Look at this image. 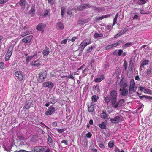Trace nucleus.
<instances>
[{
	"label": "nucleus",
	"mask_w": 152,
	"mask_h": 152,
	"mask_svg": "<svg viewBox=\"0 0 152 152\" xmlns=\"http://www.w3.org/2000/svg\"><path fill=\"white\" fill-rule=\"evenodd\" d=\"M33 36L32 35L27 36L25 38L26 39V40H28V42H29L31 41V40Z\"/></svg>",
	"instance_id": "nucleus-38"
},
{
	"label": "nucleus",
	"mask_w": 152,
	"mask_h": 152,
	"mask_svg": "<svg viewBox=\"0 0 152 152\" xmlns=\"http://www.w3.org/2000/svg\"><path fill=\"white\" fill-rule=\"evenodd\" d=\"M110 16V14H107L106 15H102V16L99 17H96V19L97 20H101L103 18H107L109 17Z\"/></svg>",
	"instance_id": "nucleus-21"
},
{
	"label": "nucleus",
	"mask_w": 152,
	"mask_h": 152,
	"mask_svg": "<svg viewBox=\"0 0 152 152\" xmlns=\"http://www.w3.org/2000/svg\"><path fill=\"white\" fill-rule=\"evenodd\" d=\"M22 42H25V43H29L28 42V40H26V38L25 37L23 38L22 39Z\"/></svg>",
	"instance_id": "nucleus-59"
},
{
	"label": "nucleus",
	"mask_w": 152,
	"mask_h": 152,
	"mask_svg": "<svg viewBox=\"0 0 152 152\" xmlns=\"http://www.w3.org/2000/svg\"><path fill=\"white\" fill-rule=\"evenodd\" d=\"M139 4L142 5L146 3V1L145 0H140L138 2Z\"/></svg>",
	"instance_id": "nucleus-45"
},
{
	"label": "nucleus",
	"mask_w": 152,
	"mask_h": 152,
	"mask_svg": "<svg viewBox=\"0 0 152 152\" xmlns=\"http://www.w3.org/2000/svg\"><path fill=\"white\" fill-rule=\"evenodd\" d=\"M5 67V65L3 62H0V68L3 69Z\"/></svg>",
	"instance_id": "nucleus-47"
},
{
	"label": "nucleus",
	"mask_w": 152,
	"mask_h": 152,
	"mask_svg": "<svg viewBox=\"0 0 152 152\" xmlns=\"http://www.w3.org/2000/svg\"><path fill=\"white\" fill-rule=\"evenodd\" d=\"M123 52V51L121 49H119L118 50V55L119 56H120L121 55L122 53Z\"/></svg>",
	"instance_id": "nucleus-58"
},
{
	"label": "nucleus",
	"mask_w": 152,
	"mask_h": 152,
	"mask_svg": "<svg viewBox=\"0 0 152 152\" xmlns=\"http://www.w3.org/2000/svg\"><path fill=\"white\" fill-rule=\"evenodd\" d=\"M103 37V34L102 33H98L96 32L94 35V37L95 38H98L99 37Z\"/></svg>",
	"instance_id": "nucleus-31"
},
{
	"label": "nucleus",
	"mask_w": 152,
	"mask_h": 152,
	"mask_svg": "<svg viewBox=\"0 0 152 152\" xmlns=\"http://www.w3.org/2000/svg\"><path fill=\"white\" fill-rule=\"evenodd\" d=\"M123 43V42L119 40L116 43L112 44L113 47L115 48L117 46H119L121 45V43Z\"/></svg>",
	"instance_id": "nucleus-29"
},
{
	"label": "nucleus",
	"mask_w": 152,
	"mask_h": 152,
	"mask_svg": "<svg viewBox=\"0 0 152 152\" xmlns=\"http://www.w3.org/2000/svg\"><path fill=\"white\" fill-rule=\"evenodd\" d=\"M57 101V99H56V97L53 96L52 97L50 98V103L52 104H54Z\"/></svg>",
	"instance_id": "nucleus-25"
},
{
	"label": "nucleus",
	"mask_w": 152,
	"mask_h": 152,
	"mask_svg": "<svg viewBox=\"0 0 152 152\" xmlns=\"http://www.w3.org/2000/svg\"><path fill=\"white\" fill-rule=\"evenodd\" d=\"M99 127L102 129H106V124L105 122H102L101 124H99Z\"/></svg>",
	"instance_id": "nucleus-27"
},
{
	"label": "nucleus",
	"mask_w": 152,
	"mask_h": 152,
	"mask_svg": "<svg viewBox=\"0 0 152 152\" xmlns=\"http://www.w3.org/2000/svg\"><path fill=\"white\" fill-rule=\"evenodd\" d=\"M66 77H68L69 78L72 79H74V77L72 75H69L68 76H67Z\"/></svg>",
	"instance_id": "nucleus-57"
},
{
	"label": "nucleus",
	"mask_w": 152,
	"mask_h": 152,
	"mask_svg": "<svg viewBox=\"0 0 152 152\" xmlns=\"http://www.w3.org/2000/svg\"><path fill=\"white\" fill-rule=\"evenodd\" d=\"M113 48L112 44L106 47L105 48V50H108Z\"/></svg>",
	"instance_id": "nucleus-48"
},
{
	"label": "nucleus",
	"mask_w": 152,
	"mask_h": 152,
	"mask_svg": "<svg viewBox=\"0 0 152 152\" xmlns=\"http://www.w3.org/2000/svg\"><path fill=\"white\" fill-rule=\"evenodd\" d=\"M57 130L58 132L59 133H61L63 132H64V129H57Z\"/></svg>",
	"instance_id": "nucleus-51"
},
{
	"label": "nucleus",
	"mask_w": 152,
	"mask_h": 152,
	"mask_svg": "<svg viewBox=\"0 0 152 152\" xmlns=\"http://www.w3.org/2000/svg\"><path fill=\"white\" fill-rule=\"evenodd\" d=\"M91 42L90 39H86L83 41L79 46V49L82 51L84 48Z\"/></svg>",
	"instance_id": "nucleus-5"
},
{
	"label": "nucleus",
	"mask_w": 152,
	"mask_h": 152,
	"mask_svg": "<svg viewBox=\"0 0 152 152\" xmlns=\"http://www.w3.org/2000/svg\"><path fill=\"white\" fill-rule=\"evenodd\" d=\"M120 94L124 96H126L128 93V90L127 89L123 88L120 89Z\"/></svg>",
	"instance_id": "nucleus-11"
},
{
	"label": "nucleus",
	"mask_w": 152,
	"mask_h": 152,
	"mask_svg": "<svg viewBox=\"0 0 152 152\" xmlns=\"http://www.w3.org/2000/svg\"><path fill=\"white\" fill-rule=\"evenodd\" d=\"M48 141L50 143H52L53 142V140L50 137V136L49 135H48V137L47 138Z\"/></svg>",
	"instance_id": "nucleus-44"
},
{
	"label": "nucleus",
	"mask_w": 152,
	"mask_h": 152,
	"mask_svg": "<svg viewBox=\"0 0 152 152\" xmlns=\"http://www.w3.org/2000/svg\"><path fill=\"white\" fill-rule=\"evenodd\" d=\"M137 87L135 86V83L134 80L132 79L130 81V85L129 88V92L130 94L133 92H135L137 89Z\"/></svg>",
	"instance_id": "nucleus-3"
},
{
	"label": "nucleus",
	"mask_w": 152,
	"mask_h": 152,
	"mask_svg": "<svg viewBox=\"0 0 152 152\" xmlns=\"http://www.w3.org/2000/svg\"><path fill=\"white\" fill-rule=\"evenodd\" d=\"M46 27V25L42 23H39L36 26V29L39 31H41L43 33L44 31V28Z\"/></svg>",
	"instance_id": "nucleus-8"
},
{
	"label": "nucleus",
	"mask_w": 152,
	"mask_h": 152,
	"mask_svg": "<svg viewBox=\"0 0 152 152\" xmlns=\"http://www.w3.org/2000/svg\"><path fill=\"white\" fill-rule=\"evenodd\" d=\"M104 134L105 136L107 137H109L110 136V134L109 133H104Z\"/></svg>",
	"instance_id": "nucleus-64"
},
{
	"label": "nucleus",
	"mask_w": 152,
	"mask_h": 152,
	"mask_svg": "<svg viewBox=\"0 0 152 152\" xmlns=\"http://www.w3.org/2000/svg\"><path fill=\"white\" fill-rule=\"evenodd\" d=\"M92 136V134L90 132H88L86 134V137L88 138H90Z\"/></svg>",
	"instance_id": "nucleus-54"
},
{
	"label": "nucleus",
	"mask_w": 152,
	"mask_h": 152,
	"mask_svg": "<svg viewBox=\"0 0 152 152\" xmlns=\"http://www.w3.org/2000/svg\"><path fill=\"white\" fill-rule=\"evenodd\" d=\"M118 18V14H117L115 16V18H114L113 19V26L116 23H117V20Z\"/></svg>",
	"instance_id": "nucleus-42"
},
{
	"label": "nucleus",
	"mask_w": 152,
	"mask_h": 152,
	"mask_svg": "<svg viewBox=\"0 0 152 152\" xmlns=\"http://www.w3.org/2000/svg\"><path fill=\"white\" fill-rule=\"evenodd\" d=\"M49 11V9H47L44 12V13L43 15L44 17H46L48 14Z\"/></svg>",
	"instance_id": "nucleus-49"
},
{
	"label": "nucleus",
	"mask_w": 152,
	"mask_h": 152,
	"mask_svg": "<svg viewBox=\"0 0 152 152\" xmlns=\"http://www.w3.org/2000/svg\"><path fill=\"white\" fill-rule=\"evenodd\" d=\"M118 54V51L117 50H115L113 53V55L114 56H117Z\"/></svg>",
	"instance_id": "nucleus-60"
},
{
	"label": "nucleus",
	"mask_w": 152,
	"mask_h": 152,
	"mask_svg": "<svg viewBox=\"0 0 152 152\" xmlns=\"http://www.w3.org/2000/svg\"><path fill=\"white\" fill-rule=\"evenodd\" d=\"M54 84L51 81H46L43 83L42 86L44 87H47L51 90L54 86Z\"/></svg>",
	"instance_id": "nucleus-7"
},
{
	"label": "nucleus",
	"mask_w": 152,
	"mask_h": 152,
	"mask_svg": "<svg viewBox=\"0 0 152 152\" xmlns=\"http://www.w3.org/2000/svg\"><path fill=\"white\" fill-rule=\"evenodd\" d=\"M17 139L18 140L21 141L24 140V138L21 136H18L17 137Z\"/></svg>",
	"instance_id": "nucleus-46"
},
{
	"label": "nucleus",
	"mask_w": 152,
	"mask_h": 152,
	"mask_svg": "<svg viewBox=\"0 0 152 152\" xmlns=\"http://www.w3.org/2000/svg\"><path fill=\"white\" fill-rule=\"evenodd\" d=\"M30 102H27L25 103L24 108L26 109H28L30 107Z\"/></svg>",
	"instance_id": "nucleus-32"
},
{
	"label": "nucleus",
	"mask_w": 152,
	"mask_h": 152,
	"mask_svg": "<svg viewBox=\"0 0 152 152\" xmlns=\"http://www.w3.org/2000/svg\"><path fill=\"white\" fill-rule=\"evenodd\" d=\"M104 78V75L103 74L101 75L100 78H96L94 79V81L96 82H100L103 80Z\"/></svg>",
	"instance_id": "nucleus-19"
},
{
	"label": "nucleus",
	"mask_w": 152,
	"mask_h": 152,
	"mask_svg": "<svg viewBox=\"0 0 152 152\" xmlns=\"http://www.w3.org/2000/svg\"><path fill=\"white\" fill-rule=\"evenodd\" d=\"M128 30V29L127 28H124L122 29L120 32L122 34H121L122 35L127 32Z\"/></svg>",
	"instance_id": "nucleus-39"
},
{
	"label": "nucleus",
	"mask_w": 152,
	"mask_h": 152,
	"mask_svg": "<svg viewBox=\"0 0 152 152\" xmlns=\"http://www.w3.org/2000/svg\"><path fill=\"white\" fill-rule=\"evenodd\" d=\"M15 75L16 77L15 78L16 79L18 80L19 81H21L23 79V75L20 71H17L16 72H15Z\"/></svg>",
	"instance_id": "nucleus-10"
},
{
	"label": "nucleus",
	"mask_w": 152,
	"mask_h": 152,
	"mask_svg": "<svg viewBox=\"0 0 152 152\" xmlns=\"http://www.w3.org/2000/svg\"><path fill=\"white\" fill-rule=\"evenodd\" d=\"M127 67V63L126 61L124 59V64H123V68L125 70H126Z\"/></svg>",
	"instance_id": "nucleus-34"
},
{
	"label": "nucleus",
	"mask_w": 152,
	"mask_h": 152,
	"mask_svg": "<svg viewBox=\"0 0 152 152\" xmlns=\"http://www.w3.org/2000/svg\"><path fill=\"white\" fill-rule=\"evenodd\" d=\"M149 62V61L148 60H145L142 63L140 67H142L144 65H146Z\"/></svg>",
	"instance_id": "nucleus-36"
},
{
	"label": "nucleus",
	"mask_w": 152,
	"mask_h": 152,
	"mask_svg": "<svg viewBox=\"0 0 152 152\" xmlns=\"http://www.w3.org/2000/svg\"><path fill=\"white\" fill-rule=\"evenodd\" d=\"M55 108L52 105L50 106L49 107L48 110L45 113V114L46 115H49L53 114L55 112Z\"/></svg>",
	"instance_id": "nucleus-9"
},
{
	"label": "nucleus",
	"mask_w": 152,
	"mask_h": 152,
	"mask_svg": "<svg viewBox=\"0 0 152 152\" xmlns=\"http://www.w3.org/2000/svg\"><path fill=\"white\" fill-rule=\"evenodd\" d=\"M120 32L118 33L117 34L115 35L114 37V38L115 39L117 38L118 37H119L120 36L122 35V34Z\"/></svg>",
	"instance_id": "nucleus-55"
},
{
	"label": "nucleus",
	"mask_w": 152,
	"mask_h": 152,
	"mask_svg": "<svg viewBox=\"0 0 152 152\" xmlns=\"http://www.w3.org/2000/svg\"><path fill=\"white\" fill-rule=\"evenodd\" d=\"M92 7H91V8H92L94 10H98V11H99L100 10H101L102 9V8L101 7H93L91 6Z\"/></svg>",
	"instance_id": "nucleus-40"
},
{
	"label": "nucleus",
	"mask_w": 152,
	"mask_h": 152,
	"mask_svg": "<svg viewBox=\"0 0 152 152\" xmlns=\"http://www.w3.org/2000/svg\"><path fill=\"white\" fill-rule=\"evenodd\" d=\"M129 71L132 73L134 69V63L133 62H132V60H130L129 61Z\"/></svg>",
	"instance_id": "nucleus-14"
},
{
	"label": "nucleus",
	"mask_w": 152,
	"mask_h": 152,
	"mask_svg": "<svg viewBox=\"0 0 152 152\" xmlns=\"http://www.w3.org/2000/svg\"><path fill=\"white\" fill-rule=\"evenodd\" d=\"M8 1V0H0V5L3 4Z\"/></svg>",
	"instance_id": "nucleus-56"
},
{
	"label": "nucleus",
	"mask_w": 152,
	"mask_h": 152,
	"mask_svg": "<svg viewBox=\"0 0 152 152\" xmlns=\"http://www.w3.org/2000/svg\"><path fill=\"white\" fill-rule=\"evenodd\" d=\"M56 27L58 29H63L64 28L63 24L61 22H60L57 23Z\"/></svg>",
	"instance_id": "nucleus-26"
},
{
	"label": "nucleus",
	"mask_w": 152,
	"mask_h": 152,
	"mask_svg": "<svg viewBox=\"0 0 152 152\" xmlns=\"http://www.w3.org/2000/svg\"><path fill=\"white\" fill-rule=\"evenodd\" d=\"M64 143L66 145H68V144L67 142L65 140H63L61 142V143Z\"/></svg>",
	"instance_id": "nucleus-61"
},
{
	"label": "nucleus",
	"mask_w": 152,
	"mask_h": 152,
	"mask_svg": "<svg viewBox=\"0 0 152 152\" xmlns=\"http://www.w3.org/2000/svg\"><path fill=\"white\" fill-rule=\"evenodd\" d=\"M88 19H81L79 20L78 22V23L80 24H83L85 23H88Z\"/></svg>",
	"instance_id": "nucleus-23"
},
{
	"label": "nucleus",
	"mask_w": 152,
	"mask_h": 152,
	"mask_svg": "<svg viewBox=\"0 0 152 152\" xmlns=\"http://www.w3.org/2000/svg\"><path fill=\"white\" fill-rule=\"evenodd\" d=\"M117 91L115 90H112L110 95L105 98L104 100L106 103H108L110 102L111 104H114L117 101Z\"/></svg>",
	"instance_id": "nucleus-1"
},
{
	"label": "nucleus",
	"mask_w": 152,
	"mask_h": 152,
	"mask_svg": "<svg viewBox=\"0 0 152 152\" xmlns=\"http://www.w3.org/2000/svg\"><path fill=\"white\" fill-rule=\"evenodd\" d=\"M39 77L38 78V81L41 82L42 80H44L47 76V72L45 70H43L39 73Z\"/></svg>",
	"instance_id": "nucleus-6"
},
{
	"label": "nucleus",
	"mask_w": 152,
	"mask_h": 152,
	"mask_svg": "<svg viewBox=\"0 0 152 152\" xmlns=\"http://www.w3.org/2000/svg\"><path fill=\"white\" fill-rule=\"evenodd\" d=\"M35 5H33L31 7V10L29 11L28 12L29 15H31V17H33L34 16V15L35 12Z\"/></svg>",
	"instance_id": "nucleus-16"
},
{
	"label": "nucleus",
	"mask_w": 152,
	"mask_h": 152,
	"mask_svg": "<svg viewBox=\"0 0 152 152\" xmlns=\"http://www.w3.org/2000/svg\"><path fill=\"white\" fill-rule=\"evenodd\" d=\"M34 56V55H33L31 56H28L26 58V62L28 63L30 60Z\"/></svg>",
	"instance_id": "nucleus-43"
},
{
	"label": "nucleus",
	"mask_w": 152,
	"mask_h": 152,
	"mask_svg": "<svg viewBox=\"0 0 152 152\" xmlns=\"http://www.w3.org/2000/svg\"><path fill=\"white\" fill-rule=\"evenodd\" d=\"M101 117L104 119H109L110 118L109 115L107 114V112L104 110L102 111V112L100 114Z\"/></svg>",
	"instance_id": "nucleus-12"
},
{
	"label": "nucleus",
	"mask_w": 152,
	"mask_h": 152,
	"mask_svg": "<svg viewBox=\"0 0 152 152\" xmlns=\"http://www.w3.org/2000/svg\"><path fill=\"white\" fill-rule=\"evenodd\" d=\"M120 118V117L119 116H117L113 118L110 119V121L113 123H117L119 121Z\"/></svg>",
	"instance_id": "nucleus-15"
},
{
	"label": "nucleus",
	"mask_w": 152,
	"mask_h": 152,
	"mask_svg": "<svg viewBox=\"0 0 152 152\" xmlns=\"http://www.w3.org/2000/svg\"><path fill=\"white\" fill-rule=\"evenodd\" d=\"M114 141L112 140L110 141L108 144V146L110 148H111L114 146Z\"/></svg>",
	"instance_id": "nucleus-37"
},
{
	"label": "nucleus",
	"mask_w": 152,
	"mask_h": 152,
	"mask_svg": "<svg viewBox=\"0 0 152 152\" xmlns=\"http://www.w3.org/2000/svg\"><path fill=\"white\" fill-rule=\"evenodd\" d=\"M119 102L121 105L125 102V101L124 99H121L119 101Z\"/></svg>",
	"instance_id": "nucleus-62"
},
{
	"label": "nucleus",
	"mask_w": 152,
	"mask_h": 152,
	"mask_svg": "<svg viewBox=\"0 0 152 152\" xmlns=\"http://www.w3.org/2000/svg\"><path fill=\"white\" fill-rule=\"evenodd\" d=\"M133 45V43L132 42H128L124 44L122 46V48L123 49H125L126 48L129 47Z\"/></svg>",
	"instance_id": "nucleus-20"
},
{
	"label": "nucleus",
	"mask_w": 152,
	"mask_h": 152,
	"mask_svg": "<svg viewBox=\"0 0 152 152\" xmlns=\"http://www.w3.org/2000/svg\"><path fill=\"white\" fill-rule=\"evenodd\" d=\"M100 86L98 84H96V86H94L93 88L94 92L96 94H99L100 90Z\"/></svg>",
	"instance_id": "nucleus-13"
},
{
	"label": "nucleus",
	"mask_w": 152,
	"mask_h": 152,
	"mask_svg": "<svg viewBox=\"0 0 152 152\" xmlns=\"http://www.w3.org/2000/svg\"><path fill=\"white\" fill-rule=\"evenodd\" d=\"M145 90L147 92V93L150 94H152V91L151 90L148 89H145Z\"/></svg>",
	"instance_id": "nucleus-53"
},
{
	"label": "nucleus",
	"mask_w": 152,
	"mask_h": 152,
	"mask_svg": "<svg viewBox=\"0 0 152 152\" xmlns=\"http://www.w3.org/2000/svg\"><path fill=\"white\" fill-rule=\"evenodd\" d=\"M94 105L92 104V103L89 106V105H88V111L89 112H93L94 110Z\"/></svg>",
	"instance_id": "nucleus-22"
},
{
	"label": "nucleus",
	"mask_w": 152,
	"mask_h": 152,
	"mask_svg": "<svg viewBox=\"0 0 152 152\" xmlns=\"http://www.w3.org/2000/svg\"><path fill=\"white\" fill-rule=\"evenodd\" d=\"M93 48V47L92 46H91V47H89L88 49L87 50V53H88L91 52L92 51Z\"/></svg>",
	"instance_id": "nucleus-50"
},
{
	"label": "nucleus",
	"mask_w": 152,
	"mask_h": 152,
	"mask_svg": "<svg viewBox=\"0 0 152 152\" xmlns=\"http://www.w3.org/2000/svg\"><path fill=\"white\" fill-rule=\"evenodd\" d=\"M32 33L31 31H29L28 30H26V32H22L21 34V36L22 37H24L26 35L31 34Z\"/></svg>",
	"instance_id": "nucleus-28"
},
{
	"label": "nucleus",
	"mask_w": 152,
	"mask_h": 152,
	"mask_svg": "<svg viewBox=\"0 0 152 152\" xmlns=\"http://www.w3.org/2000/svg\"><path fill=\"white\" fill-rule=\"evenodd\" d=\"M10 55L7 54V53L5 55V59L6 61L8 60L10 58Z\"/></svg>",
	"instance_id": "nucleus-52"
},
{
	"label": "nucleus",
	"mask_w": 152,
	"mask_h": 152,
	"mask_svg": "<svg viewBox=\"0 0 152 152\" xmlns=\"http://www.w3.org/2000/svg\"><path fill=\"white\" fill-rule=\"evenodd\" d=\"M32 152H51V150L46 146H37L31 149Z\"/></svg>",
	"instance_id": "nucleus-2"
},
{
	"label": "nucleus",
	"mask_w": 152,
	"mask_h": 152,
	"mask_svg": "<svg viewBox=\"0 0 152 152\" xmlns=\"http://www.w3.org/2000/svg\"><path fill=\"white\" fill-rule=\"evenodd\" d=\"M111 105L115 109L119 107V105H121L119 101L117 102H116V103H115L114 104H111Z\"/></svg>",
	"instance_id": "nucleus-33"
},
{
	"label": "nucleus",
	"mask_w": 152,
	"mask_h": 152,
	"mask_svg": "<svg viewBox=\"0 0 152 152\" xmlns=\"http://www.w3.org/2000/svg\"><path fill=\"white\" fill-rule=\"evenodd\" d=\"M123 79L124 78H123L121 80L120 86L121 88H125L128 85L126 82L123 81Z\"/></svg>",
	"instance_id": "nucleus-17"
},
{
	"label": "nucleus",
	"mask_w": 152,
	"mask_h": 152,
	"mask_svg": "<svg viewBox=\"0 0 152 152\" xmlns=\"http://www.w3.org/2000/svg\"><path fill=\"white\" fill-rule=\"evenodd\" d=\"M49 50V48L46 46L45 49L42 52V54L44 56H46L50 53V51Z\"/></svg>",
	"instance_id": "nucleus-18"
},
{
	"label": "nucleus",
	"mask_w": 152,
	"mask_h": 152,
	"mask_svg": "<svg viewBox=\"0 0 152 152\" xmlns=\"http://www.w3.org/2000/svg\"><path fill=\"white\" fill-rule=\"evenodd\" d=\"M48 3H49L51 4L52 5L53 4H54V0H48Z\"/></svg>",
	"instance_id": "nucleus-63"
},
{
	"label": "nucleus",
	"mask_w": 152,
	"mask_h": 152,
	"mask_svg": "<svg viewBox=\"0 0 152 152\" xmlns=\"http://www.w3.org/2000/svg\"><path fill=\"white\" fill-rule=\"evenodd\" d=\"M26 0H20L18 2V3L19 4V5L23 7V10H24L25 9V6L26 4Z\"/></svg>",
	"instance_id": "nucleus-24"
},
{
	"label": "nucleus",
	"mask_w": 152,
	"mask_h": 152,
	"mask_svg": "<svg viewBox=\"0 0 152 152\" xmlns=\"http://www.w3.org/2000/svg\"><path fill=\"white\" fill-rule=\"evenodd\" d=\"M91 7H92L88 3H83L77 7V10L79 11H83L84 9H86Z\"/></svg>",
	"instance_id": "nucleus-4"
},
{
	"label": "nucleus",
	"mask_w": 152,
	"mask_h": 152,
	"mask_svg": "<svg viewBox=\"0 0 152 152\" xmlns=\"http://www.w3.org/2000/svg\"><path fill=\"white\" fill-rule=\"evenodd\" d=\"M65 7H61V14L62 17H63V16L64 15V12H65Z\"/></svg>",
	"instance_id": "nucleus-41"
},
{
	"label": "nucleus",
	"mask_w": 152,
	"mask_h": 152,
	"mask_svg": "<svg viewBox=\"0 0 152 152\" xmlns=\"http://www.w3.org/2000/svg\"><path fill=\"white\" fill-rule=\"evenodd\" d=\"M99 97L96 95H93L92 96L91 99L93 101L96 102L99 99Z\"/></svg>",
	"instance_id": "nucleus-35"
},
{
	"label": "nucleus",
	"mask_w": 152,
	"mask_h": 152,
	"mask_svg": "<svg viewBox=\"0 0 152 152\" xmlns=\"http://www.w3.org/2000/svg\"><path fill=\"white\" fill-rule=\"evenodd\" d=\"M14 48V46L12 47L10 46L9 48L7 53V54L8 55H10V56H11L12 55V50H13V49Z\"/></svg>",
	"instance_id": "nucleus-30"
}]
</instances>
